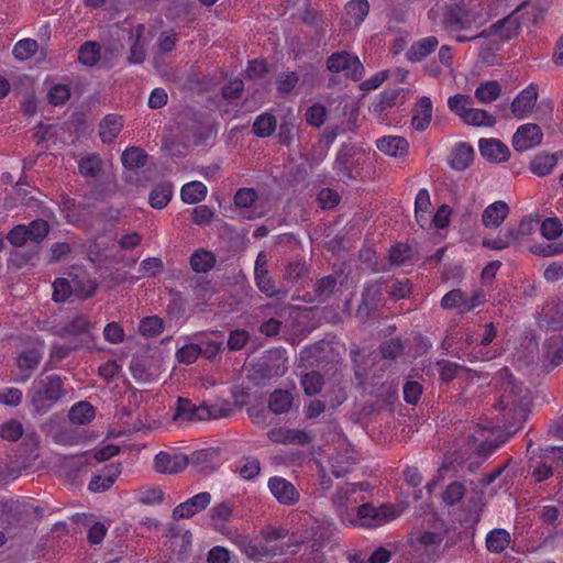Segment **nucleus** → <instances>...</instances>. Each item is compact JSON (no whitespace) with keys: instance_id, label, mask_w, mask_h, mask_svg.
<instances>
[{"instance_id":"1","label":"nucleus","mask_w":563,"mask_h":563,"mask_svg":"<svg viewBox=\"0 0 563 563\" xmlns=\"http://www.w3.org/2000/svg\"><path fill=\"white\" fill-rule=\"evenodd\" d=\"M540 15L538 7L529 1L521 2L510 14L493 23L488 29L471 35H456L459 43L471 42L476 38L497 37L500 41H509L518 36L521 27L528 23L536 24Z\"/></svg>"},{"instance_id":"2","label":"nucleus","mask_w":563,"mask_h":563,"mask_svg":"<svg viewBox=\"0 0 563 563\" xmlns=\"http://www.w3.org/2000/svg\"><path fill=\"white\" fill-rule=\"evenodd\" d=\"M65 395L64 382L57 374L37 376L27 393L33 409L40 415L49 411Z\"/></svg>"},{"instance_id":"3","label":"nucleus","mask_w":563,"mask_h":563,"mask_svg":"<svg viewBox=\"0 0 563 563\" xmlns=\"http://www.w3.org/2000/svg\"><path fill=\"white\" fill-rule=\"evenodd\" d=\"M521 389L512 380L505 384L504 393L495 402V409L501 413L500 421L506 429H517L527 415V404L520 397Z\"/></svg>"},{"instance_id":"4","label":"nucleus","mask_w":563,"mask_h":563,"mask_svg":"<svg viewBox=\"0 0 563 563\" xmlns=\"http://www.w3.org/2000/svg\"><path fill=\"white\" fill-rule=\"evenodd\" d=\"M400 515L398 506L393 504H383L375 507L371 503H365L357 507L355 518L349 520L354 527L374 528L396 519Z\"/></svg>"},{"instance_id":"5","label":"nucleus","mask_w":563,"mask_h":563,"mask_svg":"<svg viewBox=\"0 0 563 563\" xmlns=\"http://www.w3.org/2000/svg\"><path fill=\"white\" fill-rule=\"evenodd\" d=\"M325 68L332 74H342L345 79L361 81L365 74V67L360 57L349 51L333 52L327 57Z\"/></svg>"},{"instance_id":"6","label":"nucleus","mask_w":563,"mask_h":563,"mask_svg":"<svg viewBox=\"0 0 563 563\" xmlns=\"http://www.w3.org/2000/svg\"><path fill=\"white\" fill-rule=\"evenodd\" d=\"M225 410L221 407L200 405L196 406L191 400L178 397L173 420L176 422L183 421H202L208 419H217L223 417Z\"/></svg>"},{"instance_id":"7","label":"nucleus","mask_w":563,"mask_h":563,"mask_svg":"<svg viewBox=\"0 0 563 563\" xmlns=\"http://www.w3.org/2000/svg\"><path fill=\"white\" fill-rule=\"evenodd\" d=\"M477 14L464 4H453L445 8L443 13V26L448 32H471L473 26H478Z\"/></svg>"},{"instance_id":"8","label":"nucleus","mask_w":563,"mask_h":563,"mask_svg":"<svg viewBox=\"0 0 563 563\" xmlns=\"http://www.w3.org/2000/svg\"><path fill=\"white\" fill-rule=\"evenodd\" d=\"M96 290L97 286L91 280H87V283L81 286V282L77 279L69 282L66 278H57L53 283L52 298L55 302H65L73 295L78 299H87L92 297Z\"/></svg>"},{"instance_id":"9","label":"nucleus","mask_w":563,"mask_h":563,"mask_svg":"<svg viewBox=\"0 0 563 563\" xmlns=\"http://www.w3.org/2000/svg\"><path fill=\"white\" fill-rule=\"evenodd\" d=\"M539 97L538 86L528 85L521 90L510 104L512 115L518 120H523L531 115Z\"/></svg>"},{"instance_id":"10","label":"nucleus","mask_w":563,"mask_h":563,"mask_svg":"<svg viewBox=\"0 0 563 563\" xmlns=\"http://www.w3.org/2000/svg\"><path fill=\"white\" fill-rule=\"evenodd\" d=\"M543 139L541 128L536 123L520 125L512 136V146L518 152H526L538 146Z\"/></svg>"},{"instance_id":"11","label":"nucleus","mask_w":563,"mask_h":563,"mask_svg":"<svg viewBox=\"0 0 563 563\" xmlns=\"http://www.w3.org/2000/svg\"><path fill=\"white\" fill-rule=\"evenodd\" d=\"M267 487L275 499L284 506H292L300 499V494L295 485L282 476L271 477Z\"/></svg>"},{"instance_id":"12","label":"nucleus","mask_w":563,"mask_h":563,"mask_svg":"<svg viewBox=\"0 0 563 563\" xmlns=\"http://www.w3.org/2000/svg\"><path fill=\"white\" fill-rule=\"evenodd\" d=\"M211 499V494L208 492H201L194 495L187 500L178 504L173 509V519L180 520L194 517L195 515L205 510L210 505Z\"/></svg>"},{"instance_id":"13","label":"nucleus","mask_w":563,"mask_h":563,"mask_svg":"<svg viewBox=\"0 0 563 563\" xmlns=\"http://www.w3.org/2000/svg\"><path fill=\"white\" fill-rule=\"evenodd\" d=\"M93 325L84 314H77L64 325L56 327L54 334L60 339L90 338Z\"/></svg>"},{"instance_id":"14","label":"nucleus","mask_w":563,"mask_h":563,"mask_svg":"<svg viewBox=\"0 0 563 563\" xmlns=\"http://www.w3.org/2000/svg\"><path fill=\"white\" fill-rule=\"evenodd\" d=\"M497 335V331L495 324L493 322L486 323L484 325V333L479 338L478 349H473L471 353V361H490L497 357L498 351L494 347H488V345L494 341Z\"/></svg>"},{"instance_id":"15","label":"nucleus","mask_w":563,"mask_h":563,"mask_svg":"<svg viewBox=\"0 0 563 563\" xmlns=\"http://www.w3.org/2000/svg\"><path fill=\"white\" fill-rule=\"evenodd\" d=\"M354 147L350 144H342L340 150L336 153L333 170L339 176V178L343 181L354 179L353 170L355 167L354 163Z\"/></svg>"},{"instance_id":"16","label":"nucleus","mask_w":563,"mask_h":563,"mask_svg":"<svg viewBox=\"0 0 563 563\" xmlns=\"http://www.w3.org/2000/svg\"><path fill=\"white\" fill-rule=\"evenodd\" d=\"M433 117V104L429 97L418 98L412 108L411 126L418 132L426 131Z\"/></svg>"},{"instance_id":"17","label":"nucleus","mask_w":563,"mask_h":563,"mask_svg":"<svg viewBox=\"0 0 563 563\" xmlns=\"http://www.w3.org/2000/svg\"><path fill=\"white\" fill-rule=\"evenodd\" d=\"M268 439L279 444H300L309 443L310 438L305 430L289 428H274L267 432Z\"/></svg>"},{"instance_id":"18","label":"nucleus","mask_w":563,"mask_h":563,"mask_svg":"<svg viewBox=\"0 0 563 563\" xmlns=\"http://www.w3.org/2000/svg\"><path fill=\"white\" fill-rule=\"evenodd\" d=\"M478 148L481 155L492 162H506L510 156L508 146L497 139H481Z\"/></svg>"},{"instance_id":"19","label":"nucleus","mask_w":563,"mask_h":563,"mask_svg":"<svg viewBox=\"0 0 563 563\" xmlns=\"http://www.w3.org/2000/svg\"><path fill=\"white\" fill-rule=\"evenodd\" d=\"M475 151L466 142H457L451 151L449 165L452 169L462 172L471 166L474 161Z\"/></svg>"},{"instance_id":"20","label":"nucleus","mask_w":563,"mask_h":563,"mask_svg":"<svg viewBox=\"0 0 563 563\" xmlns=\"http://www.w3.org/2000/svg\"><path fill=\"white\" fill-rule=\"evenodd\" d=\"M356 459L353 451L343 449L334 452L329 460L331 473L336 477H343L353 470Z\"/></svg>"},{"instance_id":"21","label":"nucleus","mask_w":563,"mask_h":563,"mask_svg":"<svg viewBox=\"0 0 563 563\" xmlns=\"http://www.w3.org/2000/svg\"><path fill=\"white\" fill-rule=\"evenodd\" d=\"M154 466L158 473L176 474L187 466V459L176 454H169L161 451L155 455Z\"/></svg>"},{"instance_id":"22","label":"nucleus","mask_w":563,"mask_h":563,"mask_svg":"<svg viewBox=\"0 0 563 563\" xmlns=\"http://www.w3.org/2000/svg\"><path fill=\"white\" fill-rule=\"evenodd\" d=\"M509 214V207L505 201L498 200L487 206L482 213V223L489 229H497Z\"/></svg>"},{"instance_id":"23","label":"nucleus","mask_w":563,"mask_h":563,"mask_svg":"<svg viewBox=\"0 0 563 563\" xmlns=\"http://www.w3.org/2000/svg\"><path fill=\"white\" fill-rule=\"evenodd\" d=\"M376 147L388 156L402 157L408 153L409 143L402 136L387 135L376 140Z\"/></svg>"},{"instance_id":"24","label":"nucleus","mask_w":563,"mask_h":563,"mask_svg":"<svg viewBox=\"0 0 563 563\" xmlns=\"http://www.w3.org/2000/svg\"><path fill=\"white\" fill-rule=\"evenodd\" d=\"M233 511L234 505L229 500H224L211 507L209 516L213 528L224 534L228 529L227 523L233 518Z\"/></svg>"},{"instance_id":"25","label":"nucleus","mask_w":563,"mask_h":563,"mask_svg":"<svg viewBox=\"0 0 563 563\" xmlns=\"http://www.w3.org/2000/svg\"><path fill=\"white\" fill-rule=\"evenodd\" d=\"M123 118L115 113L107 114L99 123V136L104 144L112 143L123 128Z\"/></svg>"},{"instance_id":"26","label":"nucleus","mask_w":563,"mask_h":563,"mask_svg":"<svg viewBox=\"0 0 563 563\" xmlns=\"http://www.w3.org/2000/svg\"><path fill=\"white\" fill-rule=\"evenodd\" d=\"M511 542L510 533L503 528H495L490 530L485 538V545L488 552L500 554L504 552Z\"/></svg>"},{"instance_id":"27","label":"nucleus","mask_w":563,"mask_h":563,"mask_svg":"<svg viewBox=\"0 0 563 563\" xmlns=\"http://www.w3.org/2000/svg\"><path fill=\"white\" fill-rule=\"evenodd\" d=\"M42 360V354L36 349H27L22 351L16 360V365L22 372H26L20 382L27 380L32 373L36 369Z\"/></svg>"},{"instance_id":"28","label":"nucleus","mask_w":563,"mask_h":563,"mask_svg":"<svg viewBox=\"0 0 563 563\" xmlns=\"http://www.w3.org/2000/svg\"><path fill=\"white\" fill-rule=\"evenodd\" d=\"M369 484L367 482L347 483L339 489L338 498L341 506L347 507L350 504H356L363 500L364 496L358 498V494L367 492Z\"/></svg>"},{"instance_id":"29","label":"nucleus","mask_w":563,"mask_h":563,"mask_svg":"<svg viewBox=\"0 0 563 563\" xmlns=\"http://www.w3.org/2000/svg\"><path fill=\"white\" fill-rule=\"evenodd\" d=\"M369 12L367 0H350L345 5L346 23L360 26Z\"/></svg>"},{"instance_id":"30","label":"nucleus","mask_w":563,"mask_h":563,"mask_svg":"<svg viewBox=\"0 0 563 563\" xmlns=\"http://www.w3.org/2000/svg\"><path fill=\"white\" fill-rule=\"evenodd\" d=\"M435 36H428L413 43L407 52V58L411 62H420L430 55L438 46Z\"/></svg>"},{"instance_id":"31","label":"nucleus","mask_w":563,"mask_h":563,"mask_svg":"<svg viewBox=\"0 0 563 563\" xmlns=\"http://www.w3.org/2000/svg\"><path fill=\"white\" fill-rule=\"evenodd\" d=\"M216 255L205 249L196 250L189 258L190 267L196 273H208L216 266Z\"/></svg>"},{"instance_id":"32","label":"nucleus","mask_w":563,"mask_h":563,"mask_svg":"<svg viewBox=\"0 0 563 563\" xmlns=\"http://www.w3.org/2000/svg\"><path fill=\"white\" fill-rule=\"evenodd\" d=\"M255 284L257 288L268 297L283 298L287 295L286 290L277 289L273 278L267 269L254 271Z\"/></svg>"},{"instance_id":"33","label":"nucleus","mask_w":563,"mask_h":563,"mask_svg":"<svg viewBox=\"0 0 563 563\" xmlns=\"http://www.w3.org/2000/svg\"><path fill=\"white\" fill-rule=\"evenodd\" d=\"M173 195V185L170 183H162L150 192L148 203L152 208L161 210L169 203Z\"/></svg>"},{"instance_id":"34","label":"nucleus","mask_w":563,"mask_h":563,"mask_svg":"<svg viewBox=\"0 0 563 563\" xmlns=\"http://www.w3.org/2000/svg\"><path fill=\"white\" fill-rule=\"evenodd\" d=\"M207 194V186L201 181L194 180L181 187L180 198L187 205H195L202 201Z\"/></svg>"},{"instance_id":"35","label":"nucleus","mask_w":563,"mask_h":563,"mask_svg":"<svg viewBox=\"0 0 563 563\" xmlns=\"http://www.w3.org/2000/svg\"><path fill=\"white\" fill-rule=\"evenodd\" d=\"M292 406V395L283 389L274 390L268 399V408L275 415L286 413Z\"/></svg>"},{"instance_id":"36","label":"nucleus","mask_w":563,"mask_h":563,"mask_svg":"<svg viewBox=\"0 0 563 563\" xmlns=\"http://www.w3.org/2000/svg\"><path fill=\"white\" fill-rule=\"evenodd\" d=\"M332 532L328 527L318 526L312 529L311 538V552L314 554V560H321L323 556L322 550L330 542Z\"/></svg>"},{"instance_id":"37","label":"nucleus","mask_w":563,"mask_h":563,"mask_svg":"<svg viewBox=\"0 0 563 563\" xmlns=\"http://www.w3.org/2000/svg\"><path fill=\"white\" fill-rule=\"evenodd\" d=\"M147 154L143 148L131 146L125 148L121 154L122 165L126 169H136L146 164Z\"/></svg>"},{"instance_id":"38","label":"nucleus","mask_w":563,"mask_h":563,"mask_svg":"<svg viewBox=\"0 0 563 563\" xmlns=\"http://www.w3.org/2000/svg\"><path fill=\"white\" fill-rule=\"evenodd\" d=\"M276 118L272 113L265 112L255 119L252 125V131L256 136L264 139L273 135V133L276 131Z\"/></svg>"},{"instance_id":"39","label":"nucleus","mask_w":563,"mask_h":563,"mask_svg":"<svg viewBox=\"0 0 563 563\" xmlns=\"http://www.w3.org/2000/svg\"><path fill=\"white\" fill-rule=\"evenodd\" d=\"M101 169L102 161L98 154L82 156L78 162V170L84 178H95Z\"/></svg>"},{"instance_id":"40","label":"nucleus","mask_w":563,"mask_h":563,"mask_svg":"<svg viewBox=\"0 0 563 563\" xmlns=\"http://www.w3.org/2000/svg\"><path fill=\"white\" fill-rule=\"evenodd\" d=\"M68 418L75 424L88 423L95 418V408L88 401H79L70 408Z\"/></svg>"},{"instance_id":"41","label":"nucleus","mask_w":563,"mask_h":563,"mask_svg":"<svg viewBox=\"0 0 563 563\" xmlns=\"http://www.w3.org/2000/svg\"><path fill=\"white\" fill-rule=\"evenodd\" d=\"M501 93V86L496 80H488L485 82H482L476 89H475V98L481 103H492L495 101Z\"/></svg>"},{"instance_id":"42","label":"nucleus","mask_w":563,"mask_h":563,"mask_svg":"<svg viewBox=\"0 0 563 563\" xmlns=\"http://www.w3.org/2000/svg\"><path fill=\"white\" fill-rule=\"evenodd\" d=\"M463 122L473 126H494L496 124V119L493 114L484 109H477L471 107L467 111V114L463 119Z\"/></svg>"},{"instance_id":"43","label":"nucleus","mask_w":563,"mask_h":563,"mask_svg":"<svg viewBox=\"0 0 563 563\" xmlns=\"http://www.w3.org/2000/svg\"><path fill=\"white\" fill-rule=\"evenodd\" d=\"M438 368L440 380L444 384H450L453 379L460 376L461 373L465 372V367L455 362L449 360H439L435 363Z\"/></svg>"},{"instance_id":"44","label":"nucleus","mask_w":563,"mask_h":563,"mask_svg":"<svg viewBox=\"0 0 563 563\" xmlns=\"http://www.w3.org/2000/svg\"><path fill=\"white\" fill-rule=\"evenodd\" d=\"M100 59V45L93 41L85 42L78 49V60L85 66L92 67Z\"/></svg>"},{"instance_id":"45","label":"nucleus","mask_w":563,"mask_h":563,"mask_svg":"<svg viewBox=\"0 0 563 563\" xmlns=\"http://www.w3.org/2000/svg\"><path fill=\"white\" fill-rule=\"evenodd\" d=\"M38 49V44L33 38H22L18 41L12 49V55L18 62L30 59Z\"/></svg>"},{"instance_id":"46","label":"nucleus","mask_w":563,"mask_h":563,"mask_svg":"<svg viewBox=\"0 0 563 563\" xmlns=\"http://www.w3.org/2000/svg\"><path fill=\"white\" fill-rule=\"evenodd\" d=\"M144 30L145 27L143 24H139L134 29V43L130 48V54L128 57L130 64H142L145 59V47L141 43V37L143 36Z\"/></svg>"},{"instance_id":"47","label":"nucleus","mask_w":563,"mask_h":563,"mask_svg":"<svg viewBox=\"0 0 563 563\" xmlns=\"http://www.w3.org/2000/svg\"><path fill=\"white\" fill-rule=\"evenodd\" d=\"M540 233L543 239L554 241L563 234V224L558 217H549L540 220Z\"/></svg>"},{"instance_id":"48","label":"nucleus","mask_w":563,"mask_h":563,"mask_svg":"<svg viewBox=\"0 0 563 563\" xmlns=\"http://www.w3.org/2000/svg\"><path fill=\"white\" fill-rule=\"evenodd\" d=\"M473 102L470 96L456 93L449 97L448 107L452 113L457 115L462 121L471 109Z\"/></svg>"},{"instance_id":"49","label":"nucleus","mask_w":563,"mask_h":563,"mask_svg":"<svg viewBox=\"0 0 563 563\" xmlns=\"http://www.w3.org/2000/svg\"><path fill=\"white\" fill-rule=\"evenodd\" d=\"M558 159L554 155H540L530 163V170L538 176L549 175L556 166Z\"/></svg>"},{"instance_id":"50","label":"nucleus","mask_w":563,"mask_h":563,"mask_svg":"<svg viewBox=\"0 0 563 563\" xmlns=\"http://www.w3.org/2000/svg\"><path fill=\"white\" fill-rule=\"evenodd\" d=\"M300 383L306 395L314 396L321 391L324 382L321 374L312 371L302 375Z\"/></svg>"},{"instance_id":"51","label":"nucleus","mask_w":563,"mask_h":563,"mask_svg":"<svg viewBox=\"0 0 563 563\" xmlns=\"http://www.w3.org/2000/svg\"><path fill=\"white\" fill-rule=\"evenodd\" d=\"M163 320L157 316L145 317L139 324V331L144 336H157L163 332Z\"/></svg>"},{"instance_id":"52","label":"nucleus","mask_w":563,"mask_h":563,"mask_svg":"<svg viewBox=\"0 0 563 563\" xmlns=\"http://www.w3.org/2000/svg\"><path fill=\"white\" fill-rule=\"evenodd\" d=\"M239 475L245 481L254 479L261 472V462L254 456H244L240 461Z\"/></svg>"},{"instance_id":"53","label":"nucleus","mask_w":563,"mask_h":563,"mask_svg":"<svg viewBox=\"0 0 563 563\" xmlns=\"http://www.w3.org/2000/svg\"><path fill=\"white\" fill-rule=\"evenodd\" d=\"M23 432V426L16 419H10L0 426V438L10 442L18 441Z\"/></svg>"},{"instance_id":"54","label":"nucleus","mask_w":563,"mask_h":563,"mask_svg":"<svg viewBox=\"0 0 563 563\" xmlns=\"http://www.w3.org/2000/svg\"><path fill=\"white\" fill-rule=\"evenodd\" d=\"M388 256L393 265L400 266L411 260L412 249L406 243H396L390 247Z\"/></svg>"},{"instance_id":"55","label":"nucleus","mask_w":563,"mask_h":563,"mask_svg":"<svg viewBox=\"0 0 563 563\" xmlns=\"http://www.w3.org/2000/svg\"><path fill=\"white\" fill-rule=\"evenodd\" d=\"M70 98V87L66 84H55L47 92V100L51 104L63 106Z\"/></svg>"},{"instance_id":"56","label":"nucleus","mask_w":563,"mask_h":563,"mask_svg":"<svg viewBox=\"0 0 563 563\" xmlns=\"http://www.w3.org/2000/svg\"><path fill=\"white\" fill-rule=\"evenodd\" d=\"M26 231L30 241L40 243L47 236L49 225L44 219H36L26 225Z\"/></svg>"},{"instance_id":"57","label":"nucleus","mask_w":563,"mask_h":563,"mask_svg":"<svg viewBox=\"0 0 563 563\" xmlns=\"http://www.w3.org/2000/svg\"><path fill=\"white\" fill-rule=\"evenodd\" d=\"M465 495V486L460 482H453L446 486L442 494V500L448 506L459 504Z\"/></svg>"},{"instance_id":"58","label":"nucleus","mask_w":563,"mask_h":563,"mask_svg":"<svg viewBox=\"0 0 563 563\" xmlns=\"http://www.w3.org/2000/svg\"><path fill=\"white\" fill-rule=\"evenodd\" d=\"M309 273L308 266L302 261L289 262L285 268L284 278L290 283H297Z\"/></svg>"},{"instance_id":"59","label":"nucleus","mask_w":563,"mask_h":563,"mask_svg":"<svg viewBox=\"0 0 563 563\" xmlns=\"http://www.w3.org/2000/svg\"><path fill=\"white\" fill-rule=\"evenodd\" d=\"M325 118L327 109L323 104L319 102L310 106L305 113L306 122L314 128H320L321 125H323Z\"/></svg>"},{"instance_id":"60","label":"nucleus","mask_w":563,"mask_h":563,"mask_svg":"<svg viewBox=\"0 0 563 563\" xmlns=\"http://www.w3.org/2000/svg\"><path fill=\"white\" fill-rule=\"evenodd\" d=\"M299 81V76L296 71H284L276 80L278 93L285 96L290 93Z\"/></svg>"},{"instance_id":"61","label":"nucleus","mask_w":563,"mask_h":563,"mask_svg":"<svg viewBox=\"0 0 563 563\" xmlns=\"http://www.w3.org/2000/svg\"><path fill=\"white\" fill-rule=\"evenodd\" d=\"M382 295L380 285L377 283H366L362 292V306L366 309L374 308Z\"/></svg>"},{"instance_id":"62","label":"nucleus","mask_w":563,"mask_h":563,"mask_svg":"<svg viewBox=\"0 0 563 563\" xmlns=\"http://www.w3.org/2000/svg\"><path fill=\"white\" fill-rule=\"evenodd\" d=\"M404 351V345L400 339L394 338L383 342L379 346L382 356L386 360L397 358Z\"/></svg>"},{"instance_id":"63","label":"nucleus","mask_w":563,"mask_h":563,"mask_svg":"<svg viewBox=\"0 0 563 563\" xmlns=\"http://www.w3.org/2000/svg\"><path fill=\"white\" fill-rule=\"evenodd\" d=\"M423 387L416 380H407L402 387L404 400L408 405H417L421 398Z\"/></svg>"},{"instance_id":"64","label":"nucleus","mask_w":563,"mask_h":563,"mask_svg":"<svg viewBox=\"0 0 563 563\" xmlns=\"http://www.w3.org/2000/svg\"><path fill=\"white\" fill-rule=\"evenodd\" d=\"M234 203L238 208H250L257 200V192L254 188H240L234 195Z\"/></svg>"}]
</instances>
